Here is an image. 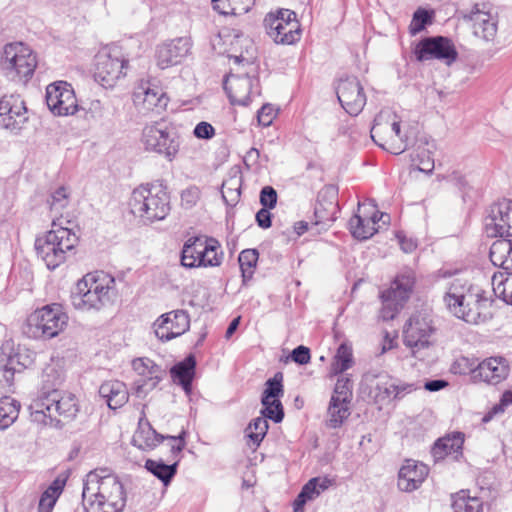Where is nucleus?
I'll list each match as a JSON object with an SVG mask.
<instances>
[{"mask_svg": "<svg viewBox=\"0 0 512 512\" xmlns=\"http://www.w3.org/2000/svg\"><path fill=\"white\" fill-rule=\"evenodd\" d=\"M475 367L476 366L474 365V362L471 361L469 358L460 357L454 362L452 369L455 373H470L472 375V370L475 369Z\"/></svg>", "mask_w": 512, "mask_h": 512, "instance_id": "e2e57ef3", "label": "nucleus"}, {"mask_svg": "<svg viewBox=\"0 0 512 512\" xmlns=\"http://www.w3.org/2000/svg\"><path fill=\"white\" fill-rule=\"evenodd\" d=\"M468 18L473 22L474 34L486 41L494 39L497 33V19L490 12L480 9L476 4L470 11Z\"/></svg>", "mask_w": 512, "mask_h": 512, "instance_id": "c85d7f7f", "label": "nucleus"}, {"mask_svg": "<svg viewBox=\"0 0 512 512\" xmlns=\"http://www.w3.org/2000/svg\"><path fill=\"white\" fill-rule=\"evenodd\" d=\"M65 373L60 361L52 360L43 370L42 387L39 394L59 390L58 387L64 382Z\"/></svg>", "mask_w": 512, "mask_h": 512, "instance_id": "f704fd0d", "label": "nucleus"}, {"mask_svg": "<svg viewBox=\"0 0 512 512\" xmlns=\"http://www.w3.org/2000/svg\"><path fill=\"white\" fill-rule=\"evenodd\" d=\"M485 230L490 237H512L511 199H502L491 206L485 221Z\"/></svg>", "mask_w": 512, "mask_h": 512, "instance_id": "4be33fe9", "label": "nucleus"}, {"mask_svg": "<svg viewBox=\"0 0 512 512\" xmlns=\"http://www.w3.org/2000/svg\"><path fill=\"white\" fill-rule=\"evenodd\" d=\"M201 191L196 186H190L182 191L181 203L183 206L190 208L194 206L200 199Z\"/></svg>", "mask_w": 512, "mask_h": 512, "instance_id": "bf43d9fd", "label": "nucleus"}, {"mask_svg": "<svg viewBox=\"0 0 512 512\" xmlns=\"http://www.w3.org/2000/svg\"><path fill=\"white\" fill-rule=\"evenodd\" d=\"M85 512H122L126 492L119 477L107 468L90 471L83 480Z\"/></svg>", "mask_w": 512, "mask_h": 512, "instance_id": "f257e3e1", "label": "nucleus"}, {"mask_svg": "<svg viewBox=\"0 0 512 512\" xmlns=\"http://www.w3.org/2000/svg\"><path fill=\"white\" fill-rule=\"evenodd\" d=\"M512 404V389L503 392L499 403L495 404L489 411H487L482 421L484 423L490 422L495 416L504 413L505 409Z\"/></svg>", "mask_w": 512, "mask_h": 512, "instance_id": "6e6d98bb", "label": "nucleus"}, {"mask_svg": "<svg viewBox=\"0 0 512 512\" xmlns=\"http://www.w3.org/2000/svg\"><path fill=\"white\" fill-rule=\"evenodd\" d=\"M132 368L138 376L136 383L139 393H146L154 389L164 375L162 368L148 357L133 359Z\"/></svg>", "mask_w": 512, "mask_h": 512, "instance_id": "a878e982", "label": "nucleus"}, {"mask_svg": "<svg viewBox=\"0 0 512 512\" xmlns=\"http://www.w3.org/2000/svg\"><path fill=\"white\" fill-rule=\"evenodd\" d=\"M275 116L276 112L271 105H263L257 113L258 123L263 127H267L273 122Z\"/></svg>", "mask_w": 512, "mask_h": 512, "instance_id": "680f3d73", "label": "nucleus"}, {"mask_svg": "<svg viewBox=\"0 0 512 512\" xmlns=\"http://www.w3.org/2000/svg\"><path fill=\"white\" fill-rule=\"evenodd\" d=\"M283 374L277 372L272 378L268 379L265 383V389L262 394L261 400L279 399L283 396Z\"/></svg>", "mask_w": 512, "mask_h": 512, "instance_id": "8fccbe9b", "label": "nucleus"}, {"mask_svg": "<svg viewBox=\"0 0 512 512\" xmlns=\"http://www.w3.org/2000/svg\"><path fill=\"white\" fill-rule=\"evenodd\" d=\"M164 438L163 435L157 433L151 426L143 411L135 433V441H139L141 443L140 446L145 449H154L163 442Z\"/></svg>", "mask_w": 512, "mask_h": 512, "instance_id": "c9c22d12", "label": "nucleus"}, {"mask_svg": "<svg viewBox=\"0 0 512 512\" xmlns=\"http://www.w3.org/2000/svg\"><path fill=\"white\" fill-rule=\"evenodd\" d=\"M233 53L229 56L235 64L244 66H254L256 60V48L252 40L248 37H237L232 44Z\"/></svg>", "mask_w": 512, "mask_h": 512, "instance_id": "72a5a7b5", "label": "nucleus"}, {"mask_svg": "<svg viewBox=\"0 0 512 512\" xmlns=\"http://www.w3.org/2000/svg\"><path fill=\"white\" fill-rule=\"evenodd\" d=\"M29 408L31 420L40 425L51 424L58 416L67 420L73 419L79 410L75 395L61 390L38 394Z\"/></svg>", "mask_w": 512, "mask_h": 512, "instance_id": "39448f33", "label": "nucleus"}, {"mask_svg": "<svg viewBox=\"0 0 512 512\" xmlns=\"http://www.w3.org/2000/svg\"><path fill=\"white\" fill-rule=\"evenodd\" d=\"M224 253L220 242L207 236L188 238L181 251V264L185 268H210L222 264Z\"/></svg>", "mask_w": 512, "mask_h": 512, "instance_id": "0eeeda50", "label": "nucleus"}, {"mask_svg": "<svg viewBox=\"0 0 512 512\" xmlns=\"http://www.w3.org/2000/svg\"><path fill=\"white\" fill-rule=\"evenodd\" d=\"M291 358L300 365L307 364L311 359L310 350L305 346H298L292 351Z\"/></svg>", "mask_w": 512, "mask_h": 512, "instance_id": "69168bd1", "label": "nucleus"}, {"mask_svg": "<svg viewBox=\"0 0 512 512\" xmlns=\"http://www.w3.org/2000/svg\"><path fill=\"white\" fill-rule=\"evenodd\" d=\"M493 291L507 304L512 305V272H498L492 277Z\"/></svg>", "mask_w": 512, "mask_h": 512, "instance_id": "c03bdc74", "label": "nucleus"}, {"mask_svg": "<svg viewBox=\"0 0 512 512\" xmlns=\"http://www.w3.org/2000/svg\"><path fill=\"white\" fill-rule=\"evenodd\" d=\"M194 135L199 139H211L215 135V129L210 123L202 121L194 128Z\"/></svg>", "mask_w": 512, "mask_h": 512, "instance_id": "0e129e2a", "label": "nucleus"}, {"mask_svg": "<svg viewBox=\"0 0 512 512\" xmlns=\"http://www.w3.org/2000/svg\"><path fill=\"white\" fill-rule=\"evenodd\" d=\"M429 474V468L422 462L412 459L405 460L398 473V487L411 492L420 487Z\"/></svg>", "mask_w": 512, "mask_h": 512, "instance_id": "bb28decb", "label": "nucleus"}, {"mask_svg": "<svg viewBox=\"0 0 512 512\" xmlns=\"http://www.w3.org/2000/svg\"><path fill=\"white\" fill-rule=\"evenodd\" d=\"M337 211V204L335 202H330L329 207L323 208V205L318 202L315 207V216L317 218V223H326L335 220V213Z\"/></svg>", "mask_w": 512, "mask_h": 512, "instance_id": "13d9d810", "label": "nucleus"}, {"mask_svg": "<svg viewBox=\"0 0 512 512\" xmlns=\"http://www.w3.org/2000/svg\"><path fill=\"white\" fill-rule=\"evenodd\" d=\"M114 284V278L103 271L87 273L72 292L73 307L80 311L100 310L109 301Z\"/></svg>", "mask_w": 512, "mask_h": 512, "instance_id": "423d86ee", "label": "nucleus"}, {"mask_svg": "<svg viewBox=\"0 0 512 512\" xmlns=\"http://www.w3.org/2000/svg\"><path fill=\"white\" fill-rule=\"evenodd\" d=\"M384 216L373 203H359L357 213L349 221L351 234L359 240L369 239L378 231L377 224Z\"/></svg>", "mask_w": 512, "mask_h": 512, "instance_id": "6ab92c4d", "label": "nucleus"}, {"mask_svg": "<svg viewBox=\"0 0 512 512\" xmlns=\"http://www.w3.org/2000/svg\"><path fill=\"white\" fill-rule=\"evenodd\" d=\"M463 444L464 434L462 432H454L435 442L432 448V455L435 460H441L447 456L458 459L462 455Z\"/></svg>", "mask_w": 512, "mask_h": 512, "instance_id": "c756f323", "label": "nucleus"}, {"mask_svg": "<svg viewBox=\"0 0 512 512\" xmlns=\"http://www.w3.org/2000/svg\"><path fill=\"white\" fill-rule=\"evenodd\" d=\"M432 15L425 9H417L412 17V20L409 25V33L412 36L420 33L427 24L431 23Z\"/></svg>", "mask_w": 512, "mask_h": 512, "instance_id": "5fc2aeb1", "label": "nucleus"}, {"mask_svg": "<svg viewBox=\"0 0 512 512\" xmlns=\"http://www.w3.org/2000/svg\"><path fill=\"white\" fill-rule=\"evenodd\" d=\"M46 103L56 116L73 115L78 111V102L70 84L59 81L46 88Z\"/></svg>", "mask_w": 512, "mask_h": 512, "instance_id": "f3484780", "label": "nucleus"}, {"mask_svg": "<svg viewBox=\"0 0 512 512\" xmlns=\"http://www.w3.org/2000/svg\"><path fill=\"white\" fill-rule=\"evenodd\" d=\"M354 364L352 346L342 343L334 355L329 368L330 377L337 376L350 369Z\"/></svg>", "mask_w": 512, "mask_h": 512, "instance_id": "e433bc0d", "label": "nucleus"}, {"mask_svg": "<svg viewBox=\"0 0 512 512\" xmlns=\"http://www.w3.org/2000/svg\"><path fill=\"white\" fill-rule=\"evenodd\" d=\"M99 395L107 403L108 407L116 410L127 403L129 394L125 383L119 380L104 382L99 388Z\"/></svg>", "mask_w": 512, "mask_h": 512, "instance_id": "7c9ffc66", "label": "nucleus"}, {"mask_svg": "<svg viewBox=\"0 0 512 512\" xmlns=\"http://www.w3.org/2000/svg\"><path fill=\"white\" fill-rule=\"evenodd\" d=\"M415 285V273L412 270H405L397 274L390 287L383 292L387 297H392L405 304L410 298Z\"/></svg>", "mask_w": 512, "mask_h": 512, "instance_id": "2f4dec72", "label": "nucleus"}, {"mask_svg": "<svg viewBox=\"0 0 512 512\" xmlns=\"http://www.w3.org/2000/svg\"><path fill=\"white\" fill-rule=\"evenodd\" d=\"M178 462L171 465L165 464L162 460L148 459L145 462V468L152 473L155 477L162 481L166 486L177 473Z\"/></svg>", "mask_w": 512, "mask_h": 512, "instance_id": "37998d69", "label": "nucleus"}, {"mask_svg": "<svg viewBox=\"0 0 512 512\" xmlns=\"http://www.w3.org/2000/svg\"><path fill=\"white\" fill-rule=\"evenodd\" d=\"M196 360L189 355L183 361L175 364L171 370V377L174 383L182 386L186 393L191 392L192 381L195 375Z\"/></svg>", "mask_w": 512, "mask_h": 512, "instance_id": "473e14b6", "label": "nucleus"}, {"mask_svg": "<svg viewBox=\"0 0 512 512\" xmlns=\"http://www.w3.org/2000/svg\"><path fill=\"white\" fill-rule=\"evenodd\" d=\"M18 364L17 355L13 354V346L10 342H6L0 347V367L5 372L6 379L13 377Z\"/></svg>", "mask_w": 512, "mask_h": 512, "instance_id": "09e8293b", "label": "nucleus"}, {"mask_svg": "<svg viewBox=\"0 0 512 512\" xmlns=\"http://www.w3.org/2000/svg\"><path fill=\"white\" fill-rule=\"evenodd\" d=\"M70 224L71 220L60 214V217H53L51 229L36 238V253L50 270L63 264L67 254L74 250L78 243V237L69 227Z\"/></svg>", "mask_w": 512, "mask_h": 512, "instance_id": "7ed1b4c3", "label": "nucleus"}, {"mask_svg": "<svg viewBox=\"0 0 512 512\" xmlns=\"http://www.w3.org/2000/svg\"><path fill=\"white\" fill-rule=\"evenodd\" d=\"M350 401L340 400L338 396L331 398L328 406V426L331 428L340 427L350 415Z\"/></svg>", "mask_w": 512, "mask_h": 512, "instance_id": "ea45409f", "label": "nucleus"}, {"mask_svg": "<svg viewBox=\"0 0 512 512\" xmlns=\"http://www.w3.org/2000/svg\"><path fill=\"white\" fill-rule=\"evenodd\" d=\"M130 212L145 224L166 218L170 211L169 195L160 183H146L136 187L129 198Z\"/></svg>", "mask_w": 512, "mask_h": 512, "instance_id": "20e7f679", "label": "nucleus"}, {"mask_svg": "<svg viewBox=\"0 0 512 512\" xmlns=\"http://www.w3.org/2000/svg\"><path fill=\"white\" fill-rule=\"evenodd\" d=\"M451 499L453 512H483L482 499L471 496L467 490L452 494Z\"/></svg>", "mask_w": 512, "mask_h": 512, "instance_id": "4c0bfd02", "label": "nucleus"}, {"mask_svg": "<svg viewBox=\"0 0 512 512\" xmlns=\"http://www.w3.org/2000/svg\"><path fill=\"white\" fill-rule=\"evenodd\" d=\"M258 258L259 254L255 249H246L239 254L238 262L242 273L243 283L252 279Z\"/></svg>", "mask_w": 512, "mask_h": 512, "instance_id": "de8ad7c7", "label": "nucleus"}, {"mask_svg": "<svg viewBox=\"0 0 512 512\" xmlns=\"http://www.w3.org/2000/svg\"><path fill=\"white\" fill-rule=\"evenodd\" d=\"M156 337L167 342L187 332L190 328V316L183 309L162 314L153 325Z\"/></svg>", "mask_w": 512, "mask_h": 512, "instance_id": "aec40b11", "label": "nucleus"}, {"mask_svg": "<svg viewBox=\"0 0 512 512\" xmlns=\"http://www.w3.org/2000/svg\"><path fill=\"white\" fill-rule=\"evenodd\" d=\"M20 403L10 396L0 399V429H6L18 418Z\"/></svg>", "mask_w": 512, "mask_h": 512, "instance_id": "a18cd8bd", "label": "nucleus"}, {"mask_svg": "<svg viewBox=\"0 0 512 512\" xmlns=\"http://www.w3.org/2000/svg\"><path fill=\"white\" fill-rule=\"evenodd\" d=\"M68 324V315L60 304H49L33 311L26 320L24 333L33 339L58 336Z\"/></svg>", "mask_w": 512, "mask_h": 512, "instance_id": "6e6552de", "label": "nucleus"}, {"mask_svg": "<svg viewBox=\"0 0 512 512\" xmlns=\"http://www.w3.org/2000/svg\"><path fill=\"white\" fill-rule=\"evenodd\" d=\"M502 239L496 240L490 247L489 257L494 266L501 267L507 272V265L509 253L512 249V240L501 237Z\"/></svg>", "mask_w": 512, "mask_h": 512, "instance_id": "a19ab883", "label": "nucleus"}, {"mask_svg": "<svg viewBox=\"0 0 512 512\" xmlns=\"http://www.w3.org/2000/svg\"><path fill=\"white\" fill-rule=\"evenodd\" d=\"M186 432L182 431L179 436H168L167 438L173 443L171 444V452L174 455L179 454L185 447L186 443L184 440Z\"/></svg>", "mask_w": 512, "mask_h": 512, "instance_id": "338daca9", "label": "nucleus"}, {"mask_svg": "<svg viewBox=\"0 0 512 512\" xmlns=\"http://www.w3.org/2000/svg\"><path fill=\"white\" fill-rule=\"evenodd\" d=\"M340 398V400L351 401L352 382L347 376H341L337 379L331 398Z\"/></svg>", "mask_w": 512, "mask_h": 512, "instance_id": "4d7b16f0", "label": "nucleus"}, {"mask_svg": "<svg viewBox=\"0 0 512 512\" xmlns=\"http://www.w3.org/2000/svg\"><path fill=\"white\" fill-rule=\"evenodd\" d=\"M436 326L428 312H417L407 320L403 329L404 344L410 348L414 356L433 343Z\"/></svg>", "mask_w": 512, "mask_h": 512, "instance_id": "f8f14e48", "label": "nucleus"}, {"mask_svg": "<svg viewBox=\"0 0 512 512\" xmlns=\"http://www.w3.org/2000/svg\"><path fill=\"white\" fill-rule=\"evenodd\" d=\"M260 203L263 207L272 209L277 203L276 190L271 186H265L260 192Z\"/></svg>", "mask_w": 512, "mask_h": 512, "instance_id": "052dcab7", "label": "nucleus"}, {"mask_svg": "<svg viewBox=\"0 0 512 512\" xmlns=\"http://www.w3.org/2000/svg\"><path fill=\"white\" fill-rule=\"evenodd\" d=\"M65 486V481L59 478L55 479L51 485L42 493L37 512H52L59 496Z\"/></svg>", "mask_w": 512, "mask_h": 512, "instance_id": "79ce46f5", "label": "nucleus"}, {"mask_svg": "<svg viewBox=\"0 0 512 512\" xmlns=\"http://www.w3.org/2000/svg\"><path fill=\"white\" fill-rule=\"evenodd\" d=\"M256 0H212L213 8L223 15H241L249 12Z\"/></svg>", "mask_w": 512, "mask_h": 512, "instance_id": "58836bf2", "label": "nucleus"}, {"mask_svg": "<svg viewBox=\"0 0 512 512\" xmlns=\"http://www.w3.org/2000/svg\"><path fill=\"white\" fill-rule=\"evenodd\" d=\"M256 221L261 228H269L271 226V214L268 208L263 207L256 213Z\"/></svg>", "mask_w": 512, "mask_h": 512, "instance_id": "774afa93", "label": "nucleus"}, {"mask_svg": "<svg viewBox=\"0 0 512 512\" xmlns=\"http://www.w3.org/2000/svg\"><path fill=\"white\" fill-rule=\"evenodd\" d=\"M414 55L421 62L436 59L451 65L457 60L458 51L451 39L435 36L420 40L415 46Z\"/></svg>", "mask_w": 512, "mask_h": 512, "instance_id": "2eb2a0df", "label": "nucleus"}, {"mask_svg": "<svg viewBox=\"0 0 512 512\" xmlns=\"http://www.w3.org/2000/svg\"><path fill=\"white\" fill-rule=\"evenodd\" d=\"M267 34L277 44L291 45L301 38V25L296 13L289 9L270 12L264 19Z\"/></svg>", "mask_w": 512, "mask_h": 512, "instance_id": "9b49d317", "label": "nucleus"}, {"mask_svg": "<svg viewBox=\"0 0 512 512\" xmlns=\"http://www.w3.org/2000/svg\"><path fill=\"white\" fill-rule=\"evenodd\" d=\"M27 107L20 95H5L0 99V123L18 133L28 121Z\"/></svg>", "mask_w": 512, "mask_h": 512, "instance_id": "5701e85b", "label": "nucleus"}, {"mask_svg": "<svg viewBox=\"0 0 512 512\" xmlns=\"http://www.w3.org/2000/svg\"><path fill=\"white\" fill-rule=\"evenodd\" d=\"M262 410L261 414L266 420L271 419L275 423H279L282 421L284 417L283 406L281 404L280 399H271L266 402V400H261Z\"/></svg>", "mask_w": 512, "mask_h": 512, "instance_id": "3c124183", "label": "nucleus"}, {"mask_svg": "<svg viewBox=\"0 0 512 512\" xmlns=\"http://www.w3.org/2000/svg\"><path fill=\"white\" fill-rule=\"evenodd\" d=\"M50 211L54 214L53 217H58L64 208L69 204V192L66 187H59L50 196L48 200Z\"/></svg>", "mask_w": 512, "mask_h": 512, "instance_id": "603ef678", "label": "nucleus"}, {"mask_svg": "<svg viewBox=\"0 0 512 512\" xmlns=\"http://www.w3.org/2000/svg\"><path fill=\"white\" fill-rule=\"evenodd\" d=\"M269 425L264 417L255 418L246 428L245 433L248 438V445L255 450L263 441L267 434Z\"/></svg>", "mask_w": 512, "mask_h": 512, "instance_id": "49530a36", "label": "nucleus"}, {"mask_svg": "<svg viewBox=\"0 0 512 512\" xmlns=\"http://www.w3.org/2000/svg\"><path fill=\"white\" fill-rule=\"evenodd\" d=\"M193 43L190 37H178L157 46L156 63L161 69L180 64L190 53Z\"/></svg>", "mask_w": 512, "mask_h": 512, "instance_id": "b1692460", "label": "nucleus"}, {"mask_svg": "<svg viewBox=\"0 0 512 512\" xmlns=\"http://www.w3.org/2000/svg\"><path fill=\"white\" fill-rule=\"evenodd\" d=\"M94 79L104 88H113L126 76L128 60L118 46L101 49L95 56Z\"/></svg>", "mask_w": 512, "mask_h": 512, "instance_id": "9d476101", "label": "nucleus"}, {"mask_svg": "<svg viewBox=\"0 0 512 512\" xmlns=\"http://www.w3.org/2000/svg\"><path fill=\"white\" fill-rule=\"evenodd\" d=\"M443 300L454 316L469 324H481L492 317L489 293L464 279H453Z\"/></svg>", "mask_w": 512, "mask_h": 512, "instance_id": "f03ea898", "label": "nucleus"}, {"mask_svg": "<svg viewBox=\"0 0 512 512\" xmlns=\"http://www.w3.org/2000/svg\"><path fill=\"white\" fill-rule=\"evenodd\" d=\"M336 93L342 108L349 115L357 116L366 104L363 86L356 77L340 79Z\"/></svg>", "mask_w": 512, "mask_h": 512, "instance_id": "412c9836", "label": "nucleus"}, {"mask_svg": "<svg viewBox=\"0 0 512 512\" xmlns=\"http://www.w3.org/2000/svg\"><path fill=\"white\" fill-rule=\"evenodd\" d=\"M372 393L377 403H384L392 398H401L405 394L411 393L416 388L413 384L394 383L392 378L387 374H379L375 376V384L372 385Z\"/></svg>", "mask_w": 512, "mask_h": 512, "instance_id": "cd10ccee", "label": "nucleus"}, {"mask_svg": "<svg viewBox=\"0 0 512 512\" xmlns=\"http://www.w3.org/2000/svg\"><path fill=\"white\" fill-rule=\"evenodd\" d=\"M132 99L134 105L144 112H162L166 110L169 103V97L164 89L150 80H141L136 84Z\"/></svg>", "mask_w": 512, "mask_h": 512, "instance_id": "dca6fc26", "label": "nucleus"}, {"mask_svg": "<svg viewBox=\"0 0 512 512\" xmlns=\"http://www.w3.org/2000/svg\"><path fill=\"white\" fill-rule=\"evenodd\" d=\"M2 65L10 73L28 78L33 75L37 66L36 55L22 42L10 43L4 48Z\"/></svg>", "mask_w": 512, "mask_h": 512, "instance_id": "4468645a", "label": "nucleus"}, {"mask_svg": "<svg viewBox=\"0 0 512 512\" xmlns=\"http://www.w3.org/2000/svg\"><path fill=\"white\" fill-rule=\"evenodd\" d=\"M373 141L382 149L399 155L407 148V136L401 131V120L397 114L381 111L371 129Z\"/></svg>", "mask_w": 512, "mask_h": 512, "instance_id": "1a4fd4ad", "label": "nucleus"}, {"mask_svg": "<svg viewBox=\"0 0 512 512\" xmlns=\"http://www.w3.org/2000/svg\"><path fill=\"white\" fill-rule=\"evenodd\" d=\"M141 142L146 151L154 152L172 161L179 151V137L173 129L158 124L147 125L142 132Z\"/></svg>", "mask_w": 512, "mask_h": 512, "instance_id": "ddd939ff", "label": "nucleus"}, {"mask_svg": "<svg viewBox=\"0 0 512 512\" xmlns=\"http://www.w3.org/2000/svg\"><path fill=\"white\" fill-rule=\"evenodd\" d=\"M382 308L380 310V318L384 321L392 320L404 306L400 301L392 297H387L385 292H381Z\"/></svg>", "mask_w": 512, "mask_h": 512, "instance_id": "864d4df0", "label": "nucleus"}, {"mask_svg": "<svg viewBox=\"0 0 512 512\" xmlns=\"http://www.w3.org/2000/svg\"><path fill=\"white\" fill-rule=\"evenodd\" d=\"M510 372L508 361L503 357H489L472 370V381L497 385L507 379Z\"/></svg>", "mask_w": 512, "mask_h": 512, "instance_id": "393cba45", "label": "nucleus"}, {"mask_svg": "<svg viewBox=\"0 0 512 512\" xmlns=\"http://www.w3.org/2000/svg\"><path fill=\"white\" fill-rule=\"evenodd\" d=\"M224 90L231 104L247 106L260 94L259 79L248 74H230L224 80Z\"/></svg>", "mask_w": 512, "mask_h": 512, "instance_id": "a211bd4d", "label": "nucleus"}]
</instances>
